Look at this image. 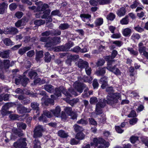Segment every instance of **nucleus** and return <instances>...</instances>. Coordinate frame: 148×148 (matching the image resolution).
<instances>
[{"instance_id":"de8ad7c7","label":"nucleus","mask_w":148,"mask_h":148,"mask_svg":"<svg viewBox=\"0 0 148 148\" xmlns=\"http://www.w3.org/2000/svg\"><path fill=\"white\" fill-rule=\"evenodd\" d=\"M88 89L86 87L85 90H84V92L82 94V97L84 98L88 97L89 96V94L88 93Z\"/></svg>"},{"instance_id":"6ab92c4d","label":"nucleus","mask_w":148,"mask_h":148,"mask_svg":"<svg viewBox=\"0 0 148 148\" xmlns=\"http://www.w3.org/2000/svg\"><path fill=\"white\" fill-rule=\"evenodd\" d=\"M126 12L125 9L124 7H121L116 12L117 15L119 17L123 16L125 15Z\"/></svg>"},{"instance_id":"b1692460","label":"nucleus","mask_w":148,"mask_h":148,"mask_svg":"<svg viewBox=\"0 0 148 148\" xmlns=\"http://www.w3.org/2000/svg\"><path fill=\"white\" fill-rule=\"evenodd\" d=\"M61 110L60 107L58 106H57L55 110H51L53 114L56 116H58L60 113Z\"/></svg>"},{"instance_id":"2f4dec72","label":"nucleus","mask_w":148,"mask_h":148,"mask_svg":"<svg viewBox=\"0 0 148 148\" xmlns=\"http://www.w3.org/2000/svg\"><path fill=\"white\" fill-rule=\"evenodd\" d=\"M34 23L35 25L39 26L44 24L45 21L42 19L37 20L35 21Z\"/></svg>"},{"instance_id":"e2e57ef3","label":"nucleus","mask_w":148,"mask_h":148,"mask_svg":"<svg viewBox=\"0 0 148 148\" xmlns=\"http://www.w3.org/2000/svg\"><path fill=\"white\" fill-rule=\"evenodd\" d=\"M79 101L78 99H74L71 100L70 101V104L71 106H73L75 104L77 103Z\"/></svg>"},{"instance_id":"3c124183","label":"nucleus","mask_w":148,"mask_h":148,"mask_svg":"<svg viewBox=\"0 0 148 148\" xmlns=\"http://www.w3.org/2000/svg\"><path fill=\"white\" fill-rule=\"evenodd\" d=\"M140 37V36L137 33H134L131 36V38L135 40H138Z\"/></svg>"},{"instance_id":"680f3d73","label":"nucleus","mask_w":148,"mask_h":148,"mask_svg":"<svg viewBox=\"0 0 148 148\" xmlns=\"http://www.w3.org/2000/svg\"><path fill=\"white\" fill-rule=\"evenodd\" d=\"M17 7L16 4L14 3L11 4L9 6L10 9L12 11L15 10L17 8Z\"/></svg>"},{"instance_id":"bf43d9fd","label":"nucleus","mask_w":148,"mask_h":148,"mask_svg":"<svg viewBox=\"0 0 148 148\" xmlns=\"http://www.w3.org/2000/svg\"><path fill=\"white\" fill-rule=\"evenodd\" d=\"M128 50L130 51L131 53L134 55L137 56L138 54V51H134L132 48H128Z\"/></svg>"},{"instance_id":"13d9d810","label":"nucleus","mask_w":148,"mask_h":148,"mask_svg":"<svg viewBox=\"0 0 148 148\" xmlns=\"http://www.w3.org/2000/svg\"><path fill=\"white\" fill-rule=\"evenodd\" d=\"M134 29L139 32H141L144 30V29L141 27L139 25H138L134 27Z\"/></svg>"},{"instance_id":"5701e85b","label":"nucleus","mask_w":148,"mask_h":148,"mask_svg":"<svg viewBox=\"0 0 148 148\" xmlns=\"http://www.w3.org/2000/svg\"><path fill=\"white\" fill-rule=\"evenodd\" d=\"M18 32V31L17 29L15 27H10L8 29L7 31V34H15L17 33Z\"/></svg>"},{"instance_id":"cd10ccee","label":"nucleus","mask_w":148,"mask_h":148,"mask_svg":"<svg viewBox=\"0 0 148 148\" xmlns=\"http://www.w3.org/2000/svg\"><path fill=\"white\" fill-rule=\"evenodd\" d=\"M53 45H56L61 42V38L60 37H54L51 40Z\"/></svg>"},{"instance_id":"7ed1b4c3","label":"nucleus","mask_w":148,"mask_h":148,"mask_svg":"<svg viewBox=\"0 0 148 148\" xmlns=\"http://www.w3.org/2000/svg\"><path fill=\"white\" fill-rule=\"evenodd\" d=\"M110 56H106L105 58L108 61L107 66L106 67V69L109 71L113 73L116 75H120L121 73L119 69L116 67V65H114L113 66H112V64L114 61L110 60Z\"/></svg>"},{"instance_id":"9b49d317","label":"nucleus","mask_w":148,"mask_h":148,"mask_svg":"<svg viewBox=\"0 0 148 148\" xmlns=\"http://www.w3.org/2000/svg\"><path fill=\"white\" fill-rule=\"evenodd\" d=\"M17 110L19 113L23 114L30 112L31 109L29 108H27L24 106H19L17 107Z\"/></svg>"},{"instance_id":"1a4fd4ad","label":"nucleus","mask_w":148,"mask_h":148,"mask_svg":"<svg viewBox=\"0 0 148 148\" xmlns=\"http://www.w3.org/2000/svg\"><path fill=\"white\" fill-rule=\"evenodd\" d=\"M138 50L141 55L144 56L146 57L147 52L146 51V48L141 42L138 45Z\"/></svg>"},{"instance_id":"603ef678","label":"nucleus","mask_w":148,"mask_h":148,"mask_svg":"<svg viewBox=\"0 0 148 148\" xmlns=\"http://www.w3.org/2000/svg\"><path fill=\"white\" fill-rule=\"evenodd\" d=\"M138 136H132L130 138V141L132 143H134L138 140Z\"/></svg>"},{"instance_id":"9d476101","label":"nucleus","mask_w":148,"mask_h":148,"mask_svg":"<svg viewBox=\"0 0 148 148\" xmlns=\"http://www.w3.org/2000/svg\"><path fill=\"white\" fill-rule=\"evenodd\" d=\"M16 62L15 61H12L10 62L8 60H3V68L5 69H8L10 67L14 66Z\"/></svg>"},{"instance_id":"72a5a7b5","label":"nucleus","mask_w":148,"mask_h":148,"mask_svg":"<svg viewBox=\"0 0 148 148\" xmlns=\"http://www.w3.org/2000/svg\"><path fill=\"white\" fill-rule=\"evenodd\" d=\"M31 107L34 110L38 109L39 108V104L36 102L34 101L31 103Z\"/></svg>"},{"instance_id":"20e7f679","label":"nucleus","mask_w":148,"mask_h":148,"mask_svg":"<svg viewBox=\"0 0 148 148\" xmlns=\"http://www.w3.org/2000/svg\"><path fill=\"white\" fill-rule=\"evenodd\" d=\"M74 45L73 42H69L66 44L64 46L62 45L56 47L55 48L54 51H67Z\"/></svg>"},{"instance_id":"39448f33","label":"nucleus","mask_w":148,"mask_h":148,"mask_svg":"<svg viewBox=\"0 0 148 148\" xmlns=\"http://www.w3.org/2000/svg\"><path fill=\"white\" fill-rule=\"evenodd\" d=\"M45 116L48 118H51L52 116V114L50 112L47 110H44L43 111V114L38 118L39 120L42 121L43 123H47L48 121Z\"/></svg>"},{"instance_id":"a211bd4d","label":"nucleus","mask_w":148,"mask_h":148,"mask_svg":"<svg viewBox=\"0 0 148 148\" xmlns=\"http://www.w3.org/2000/svg\"><path fill=\"white\" fill-rule=\"evenodd\" d=\"M8 7V5L4 2L0 3V14H3Z\"/></svg>"},{"instance_id":"4468645a","label":"nucleus","mask_w":148,"mask_h":148,"mask_svg":"<svg viewBox=\"0 0 148 148\" xmlns=\"http://www.w3.org/2000/svg\"><path fill=\"white\" fill-rule=\"evenodd\" d=\"M80 16L83 21L85 22H87L88 21H87L86 20H88L89 21H90L91 17V15L88 14H81Z\"/></svg>"},{"instance_id":"473e14b6","label":"nucleus","mask_w":148,"mask_h":148,"mask_svg":"<svg viewBox=\"0 0 148 148\" xmlns=\"http://www.w3.org/2000/svg\"><path fill=\"white\" fill-rule=\"evenodd\" d=\"M3 42L4 44L6 46L12 45V42L9 38H6L3 40Z\"/></svg>"},{"instance_id":"f257e3e1","label":"nucleus","mask_w":148,"mask_h":148,"mask_svg":"<svg viewBox=\"0 0 148 148\" xmlns=\"http://www.w3.org/2000/svg\"><path fill=\"white\" fill-rule=\"evenodd\" d=\"M106 90L108 93L114 91L113 88L111 86L106 88ZM106 99L107 100L101 99L96 104L95 108L96 114L99 115L102 113L101 108L105 106L106 103L108 104L112 105L118 102V100L121 99V95L119 93H111V94H109L107 96Z\"/></svg>"},{"instance_id":"7c9ffc66","label":"nucleus","mask_w":148,"mask_h":148,"mask_svg":"<svg viewBox=\"0 0 148 148\" xmlns=\"http://www.w3.org/2000/svg\"><path fill=\"white\" fill-rule=\"evenodd\" d=\"M84 134L82 132H80L77 133L75 136V138L77 140H80L83 139L84 137Z\"/></svg>"},{"instance_id":"423d86ee","label":"nucleus","mask_w":148,"mask_h":148,"mask_svg":"<svg viewBox=\"0 0 148 148\" xmlns=\"http://www.w3.org/2000/svg\"><path fill=\"white\" fill-rule=\"evenodd\" d=\"M43 131V127L42 125H39L36 127L34 131L33 137L37 138L42 136V132Z\"/></svg>"},{"instance_id":"6e6552de","label":"nucleus","mask_w":148,"mask_h":148,"mask_svg":"<svg viewBox=\"0 0 148 148\" xmlns=\"http://www.w3.org/2000/svg\"><path fill=\"white\" fill-rule=\"evenodd\" d=\"M85 71L86 74L89 76H84V81L86 82L91 81L92 80V78L89 75L91 74L92 70L91 68L88 65L85 68Z\"/></svg>"},{"instance_id":"69168bd1","label":"nucleus","mask_w":148,"mask_h":148,"mask_svg":"<svg viewBox=\"0 0 148 148\" xmlns=\"http://www.w3.org/2000/svg\"><path fill=\"white\" fill-rule=\"evenodd\" d=\"M69 115L71 116L70 118L72 119H76L77 117V114L75 112H73Z\"/></svg>"},{"instance_id":"e433bc0d","label":"nucleus","mask_w":148,"mask_h":148,"mask_svg":"<svg viewBox=\"0 0 148 148\" xmlns=\"http://www.w3.org/2000/svg\"><path fill=\"white\" fill-rule=\"evenodd\" d=\"M103 22L102 18H99L97 19L95 21V24L96 26H100L102 25Z\"/></svg>"},{"instance_id":"774afa93","label":"nucleus","mask_w":148,"mask_h":148,"mask_svg":"<svg viewBox=\"0 0 148 148\" xmlns=\"http://www.w3.org/2000/svg\"><path fill=\"white\" fill-rule=\"evenodd\" d=\"M142 141L145 145L148 147V138H142Z\"/></svg>"},{"instance_id":"052dcab7","label":"nucleus","mask_w":148,"mask_h":148,"mask_svg":"<svg viewBox=\"0 0 148 148\" xmlns=\"http://www.w3.org/2000/svg\"><path fill=\"white\" fill-rule=\"evenodd\" d=\"M50 35H51V31H46L41 34L42 36L48 37Z\"/></svg>"},{"instance_id":"79ce46f5","label":"nucleus","mask_w":148,"mask_h":148,"mask_svg":"<svg viewBox=\"0 0 148 148\" xmlns=\"http://www.w3.org/2000/svg\"><path fill=\"white\" fill-rule=\"evenodd\" d=\"M115 15L112 13H110L107 16V18L108 20L112 21L115 18Z\"/></svg>"},{"instance_id":"dca6fc26","label":"nucleus","mask_w":148,"mask_h":148,"mask_svg":"<svg viewBox=\"0 0 148 148\" xmlns=\"http://www.w3.org/2000/svg\"><path fill=\"white\" fill-rule=\"evenodd\" d=\"M10 51L9 50L1 51L0 57L3 58H7L10 56Z\"/></svg>"},{"instance_id":"f8f14e48","label":"nucleus","mask_w":148,"mask_h":148,"mask_svg":"<svg viewBox=\"0 0 148 148\" xmlns=\"http://www.w3.org/2000/svg\"><path fill=\"white\" fill-rule=\"evenodd\" d=\"M108 77L106 76H104L100 78V82L101 84V87L102 88L104 89L108 86Z\"/></svg>"},{"instance_id":"c756f323","label":"nucleus","mask_w":148,"mask_h":148,"mask_svg":"<svg viewBox=\"0 0 148 148\" xmlns=\"http://www.w3.org/2000/svg\"><path fill=\"white\" fill-rule=\"evenodd\" d=\"M73 127L75 131L76 132H82L83 130V129L82 127L76 124H75L73 126Z\"/></svg>"},{"instance_id":"0eeeda50","label":"nucleus","mask_w":148,"mask_h":148,"mask_svg":"<svg viewBox=\"0 0 148 148\" xmlns=\"http://www.w3.org/2000/svg\"><path fill=\"white\" fill-rule=\"evenodd\" d=\"M73 85L75 89L80 93L82 92L83 90L86 87L85 84L77 82L74 83Z\"/></svg>"},{"instance_id":"a18cd8bd","label":"nucleus","mask_w":148,"mask_h":148,"mask_svg":"<svg viewBox=\"0 0 148 148\" xmlns=\"http://www.w3.org/2000/svg\"><path fill=\"white\" fill-rule=\"evenodd\" d=\"M28 75L29 77L31 78L34 79L37 76V73L36 72L32 71L29 72Z\"/></svg>"},{"instance_id":"338daca9","label":"nucleus","mask_w":148,"mask_h":148,"mask_svg":"<svg viewBox=\"0 0 148 148\" xmlns=\"http://www.w3.org/2000/svg\"><path fill=\"white\" fill-rule=\"evenodd\" d=\"M65 112L69 115L73 112H72V109L70 107H67L65 109Z\"/></svg>"},{"instance_id":"f03ea898","label":"nucleus","mask_w":148,"mask_h":148,"mask_svg":"<svg viewBox=\"0 0 148 148\" xmlns=\"http://www.w3.org/2000/svg\"><path fill=\"white\" fill-rule=\"evenodd\" d=\"M55 92L54 93L55 95L57 97H59L61 95V92L67 97H71L72 95L75 96L77 95L76 92L71 88H69L68 91L64 87L60 86L59 88H56L55 89Z\"/></svg>"},{"instance_id":"ea45409f","label":"nucleus","mask_w":148,"mask_h":148,"mask_svg":"<svg viewBox=\"0 0 148 148\" xmlns=\"http://www.w3.org/2000/svg\"><path fill=\"white\" fill-rule=\"evenodd\" d=\"M77 123L78 124H82L83 125H85L88 124V122L84 119H81L80 120L77 121Z\"/></svg>"},{"instance_id":"37998d69","label":"nucleus","mask_w":148,"mask_h":148,"mask_svg":"<svg viewBox=\"0 0 148 148\" xmlns=\"http://www.w3.org/2000/svg\"><path fill=\"white\" fill-rule=\"evenodd\" d=\"M51 10H47L42 13L43 14L42 16V18H47Z\"/></svg>"},{"instance_id":"58836bf2","label":"nucleus","mask_w":148,"mask_h":148,"mask_svg":"<svg viewBox=\"0 0 148 148\" xmlns=\"http://www.w3.org/2000/svg\"><path fill=\"white\" fill-rule=\"evenodd\" d=\"M51 59V57L49 53L48 52L45 53V60L47 62H50Z\"/></svg>"},{"instance_id":"c85d7f7f","label":"nucleus","mask_w":148,"mask_h":148,"mask_svg":"<svg viewBox=\"0 0 148 148\" xmlns=\"http://www.w3.org/2000/svg\"><path fill=\"white\" fill-rule=\"evenodd\" d=\"M58 135L63 138H66L68 136V134L62 130L59 131L58 132Z\"/></svg>"},{"instance_id":"a878e982","label":"nucleus","mask_w":148,"mask_h":148,"mask_svg":"<svg viewBox=\"0 0 148 148\" xmlns=\"http://www.w3.org/2000/svg\"><path fill=\"white\" fill-rule=\"evenodd\" d=\"M70 27L69 25L67 23H64L60 24L59 26V28L60 29L62 30H64L67 29Z\"/></svg>"},{"instance_id":"0e129e2a","label":"nucleus","mask_w":148,"mask_h":148,"mask_svg":"<svg viewBox=\"0 0 148 148\" xmlns=\"http://www.w3.org/2000/svg\"><path fill=\"white\" fill-rule=\"evenodd\" d=\"M139 4L138 2L135 1H134L133 3L130 5V7L132 9L135 8L139 5Z\"/></svg>"},{"instance_id":"aec40b11","label":"nucleus","mask_w":148,"mask_h":148,"mask_svg":"<svg viewBox=\"0 0 148 148\" xmlns=\"http://www.w3.org/2000/svg\"><path fill=\"white\" fill-rule=\"evenodd\" d=\"M31 49V47L26 46L20 49L18 51V53L20 55H23L27 51H28Z\"/></svg>"},{"instance_id":"49530a36","label":"nucleus","mask_w":148,"mask_h":148,"mask_svg":"<svg viewBox=\"0 0 148 148\" xmlns=\"http://www.w3.org/2000/svg\"><path fill=\"white\" fill-rule=\"evenodd\" d=\"M105 60L103 59H99L96 62V64L97 66H102L105 63Z\"/></svg>"},{"instance_id":"864d4df0","label":"nucleus","mask_w":148,"mask_h":148,"mask_svg":"<svg viewBox=\"0 0 148 148\" xmlns=\"http://www.w3.org/2000/svg\"><path fill=\"white\" fill-rule=\"evenodd\" d=\"M54 102L53 100L51 99L50 98L48 99L47 100L45 101L44 103L46 105L48 106V103H50L52 104H53V103Z\"/></svg>"},{"instance_id":"5fc2aeb1","label":"nucleus","mask_w":148,"mask_h":148,"mask_svg":"<svg viewBox=\"0 0 148 148\" xmlns=\"http://www.w3.org/2000/svg\"><path fill=\"white\" fill-rule=\"evenodd\" d=\"M61 14L60 12L58 10H56L52 12L51 13V16L58 15L60 16Z\"/></svg>"},{"instance_id":"c03bdc74","label":"nucleus","mask_w":148,"mask_h":148,"mask_svg":"<svg viewBox=\"0 0 148 148\" xmlns=\"http://www.w3.org/2000/svg\"><path fill=\"white\" fill-rule=\"evenodd\" d=\"M51 36H59L61 34V32L59 30L57 29L56 30H53L51 31Z\"/></svg>"},{"instance_id":"bb28decb","label":"nucleus","mask_w":148,"mask_h":148,"mask_svg":"<svg viewBox=\"0 0 148 148\" xmlns=\"http://www.w3.org/2000/svg\"><path fill=\"white\" fill-rule=\"evenodd\" d=\"M13 132L16 135H18L19 137L23 136L24 135L22 131L19 130L17 129L14 128L12 130Z\"/></svg>"},{"instance_id":"4be33fe9","label":"nucleus","mask_w":148,"mask_h":148,"mask_svg":"<svg viewBox=\"0 0 148 148\" xmlns=\"http://www.w3.org/2000/svg\"><path fill=\"white\" fill-rule=\"evenodd\" d=\"M106 67H104L96 71L95 73L98 76H103L106 73Z\"/></svg>"},{"instance_id":"09e8293b","label":"nucleus","mask_w":148,"mask_h":148,"mask_svg":"<svg viewBox=\"0 0 148 148\" xmlns=\"http://www.w3.org/2000/svg\"><path fill=\"white\" fill-rule=\"evenodd\" d=\"M98 101L97 98L95 97H92L90 99V102L91 104H95Z\"/></svg>"},{"instance_id":"412c9836","label":"nucleus","mask_w":148,"mask_h":148,"mask_svg":"<svg viewBox=\"0 0 148 148\" xmlns=\"http://www.w3.org/2000/svg\"><path fill=\"white\" fill-rule=\"evenodd\" d=\"M131 32L132 30L129 28L124 29L122 31L123 35L125 37L130 36Z\"/></svg>"},{"instance_id":"393cba45","label":"nucleus","mask_w":148,"mask_h":148,"mask_svg":"<svg viewBox=\"0 0 148 148\" xmlns=\"http://www.w3.org/2000/svg\"><path fill=\"white\" fill-rule=\"evenodd\" d=\"M23 78L22 79H21L20 80V81L22 85L24 87H25L28 83L29 79L25 77V75H23Z\"/></svg>"},{"instance_id":"6e6d98bb","label":"nucleus","mask_w":148,"mask_h":148,"mask_svg":"<svg viewBox=\"0 0 148 148\" xmlns=\"http://www.w3.org/2000/svg\"><path fill=\"white\" fill-rule=\"evenodd\" d=\"M92 85L94 89L97 88H98L99 84L97 79H94V80L92 83Z\"/></svg>"},{"instance_id":"c9c22d12","label":"nucleus","mask_w":148,"mask_h":148,"mask_svg":"<svg viewBox=\"0 0 148 148\" xmlns=\"http://www.w3.org/2000/svg\"><path fill=\"white\" fill-rule=\"evenodd\" d=\"M34 146L33 148H41L40 143L39 140L35 139L34 141Z\"/></svg>"},{"instance_id":"4d7b16f0","label":"nucleus","mask_w":148,"mask_h":148,"mask_svg":"<svg viewBox=\"0 0 148 148\" xmlns=\"http://www.w3.org/2000/svg\"><path fill=\"white\" fill-rule=\"evenodd\" d=\"M19 116L15 114H12L10 115L9 117L12 120H15L19 117Z\"/></svg>"},{"instance_id":"a19ab883","label":"nucleus","mask_w":148,"mask_h":148,"mask_svg":"<svg viewBox=\"0 0 148 148\" xmlns=\"http://www.w3.org/2000/svg\"><path fill=\"white\" fill-rule=\"evenodd\" d=\"M43 56V52L41 51H40L37 52L36 53V60L37 61H38L40 58Z\"/></svg>"},{"instance_id":"f704fd0d","label":"nucleus","mask_w":148,"mask_h":148,"mask_svg":"<svg viewBox=\"0 0 148 148\" xmlns=\"http://www.w3.org/2000/svg\"><path fill=\"white\" fill-rule=\"evenodd\" d=\"M128 16H126L124 18L122 19L120 23L122 25L127 24L129 22V19H128Z\"/></svg>"},{"instance_id":"8fccbe9b","label":"nucleus","mask_w":148,"mask_h":148,"mask_svg":"<svg viewBox=\"0 0 148 148\" xmlns=\"http://www.w3.org/2000/svg\"><path fill=\"white\" fill-rule=\"evenodd\" d=\"M97 1L100 5L107 4L110 2V0H97Z\"/></svg>"},{"instance_id":"f3484780","label":"nucleus","mask_w":148,"mask_h":148,"mask_svg":"<svg viewBox=\"0 0 148 148\" xmlns=\"http://www.w3.org/2000/svg\"><path fill=\"white\" fill-rule=\"evenodd\" d=\"M44 88L46 91L50 93H52L55 90L54 87L51 85H45Z\"/></svg>"},{"instance_id":"4c0bfd02","label":"nucleus","mask_w":148,"mask_h":148,"mask_svg":"<svg viewBox=\"0 0 148 148\" xmlns=\"http://www.w3.org/2000/svg\"><path fill=\"white\" fill-rule=\"evenodd\" d=\"M17 125L18 127L20 128H22L23 130L25 129L27 126L25 124L22 122L18 123L17 124Z\"/></svg>"},{"instance_id":"2eb2a0df","label":"nucleus","mask_w":148,"mask_h":148,"mask_svg":"<svg viewBox=\"0 0 148 148\" xmlns=\"http://www.w3.org/2000/svg\"><path fill=\"white\" fill-rule=\"evenodd\" d=\"M78 67L81 69L85 68L86 67L88 64V62L86 61H84L83 60H80L78 63Z\"/></svg>"},{"instance_id":"ddd939ff","label":"nucleus","mask_w":148,"mask_h":148,"mask_svg":"<svg viewBox=\"0 0 148 148\" xmlns=\"http://www.w3.org/2000/svg\"><path fill=\"white\" fill-rule=\"evenodd\" d=\"M103 141V139L101 138H94L93 140V143H90V145L92 146L95 145V146H97L99 144H101V143Z\"/></svg>"}]
</instances>
